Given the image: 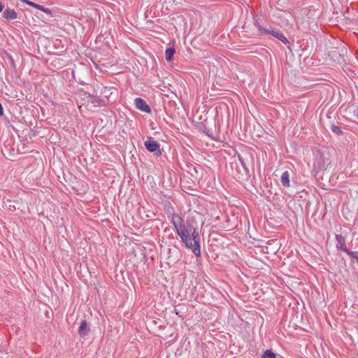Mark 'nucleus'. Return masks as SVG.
Listing matches in <instances>:
<instances>
[{"mask_svg": "<svg viewBox=\"0 0 358 358\" xmlns=\"http://www.w3.org/2000/svg\"><path fill=\"white\" fill-rule=\"evenodd\" d=\"M333 131L337 133H341V131L338 127L333 126Z\"/></svg>", "mask_w": 358, "mask_h": 358, "instance_id": "12", "label": "nucleus"}, {"mask_svg": "<svg viewBox=\"0 0 358 358\" xmlns=\"http://www.w3.org/2000/svg\"><path fill=\"white\" fill-rule=\"evenodd\" d=\"M3 8V6L2 5L1 2H0V12L2 11Z\"/></svg>", "mask_w": 358, "mask_h": 358, "instance_id": "16", "label": "nucleus"}, {"mask_svg": "<svg viewBox=\"0 0 358 358\" xmlns=\"http://www.w3.org/2000/svg\"><path fill=\"white\" fill-rule=\"evenodd\" d=\"M3 17H5L6 19L7 20H15L17 18V13L13 10V9H10V8H7L4 11H3Z\"/></svg>", "mask_w": 358, "mask_h": 358, "instance_id": "6", "label": "nucleus"}, {"mask_svg": "<svg viewBox=\"0 0 358 358\" xmlns=\"http://www.w3.org/2000/svg\"><path fill=\"white\" fill-rule=\"evenodd\" d=\"M336 241H338L337 247L339 248L341 250L346 252L347 247L345 245V238L341 234H336Z\"/></svg>", "mask_w": 358, "mask_h": 358, "instance_id": "7", "label": "nucleus"}, {"mask_svg": "<svg viewBox=\"0 0 358 358\" xmlns=\"http://www.w3.org/2000/svg\"><path fill=\"white\" fill-rule=\"evenodd\" d=\"M42 11L47 14L51 13V10L49 8H44V7H43V10Z\"/></svg>", "mask_w": 358, "mask_h": 358, "instance_id": "14", "label": "nucleus"}, {"mask_svg": "<svg viewBox=\"0 0 358 358\" xmlns=\"http://www.w3.org/2000/svg\"><path fill=\"white\" fill-rule=\"evenodd\" d=\"M176 51H175V49L174 48H168L166 50V52H165V57H166V59L168 61V62H170L171 61L173 57V55L175 54Z\"/></svg>", "mask_w": 358, "mask_h": 358, "instance_id": "9", "label": "nucleus"}, {"mask_svg": "<svg viewBox=\"0 0 358 358\" xmlns=\"http://www.w3.org/2000/svg\"><path fill=\"white\" fill-rule=\"evenodd\" d=\"M172 222L185 246L191 249L196 257H199L201 255L199 236L196 229L192 224H185L183 220L178 215H173Z\"/></svg>", "mask_w": 358, "mask_h": 358, "instance_id": "1", "label": "nucleus"}, {"mask_svg": "<svg viewBox=\"0 0 358 358\" xmlns=\"http://www.w3.org/2000/svg\"><path fill=\"white\" fill-rule=\"evenodd\" d=\"M281 183L284 187L289 186V173L288 171H285L280 179Z\"/></svg>", "mask_w": 358, "mask_h": 358, "instance_id": "8", "label": "nucleus"}, {"mask_svg": "<svg viewBox=\"0 0 358 358\" xmlns=\"http://www.w3.org/2000/svg\"><path fill=\"white\" fill-rule=\"evenodd\" d=\"M275 354L271 350H267L263 355L262 358H275Z\"/></svg>", "mask_w": 358, "mask_h": 358, "instance_id": "10", "label": "nucleus"}, {"mask_svg": "<svg viewBox=\"0 0 358 358\" xmlns=\"http://www.w3.org/2000/svg\"><path fill=\"white\" fill-rule=\"evenodd\" d=\"M145 147L146 149L151 152H158V155H161V152L159 150V144L155 141L152 138L150 137L145 142Z\"/></svg>", "mask_w": 358, "mask_h": 358, "instance_id": "3", "label": "nucleus"}, {"mask_svg": "<svg viewBox=\"0 0 358 358\" xmlns=\"http://www.w3.org/2000/svg\"><path fill=\"white\" fill-rule=\"evenodd\" d=\"M136 107L145 113H150L151 109L150 106L146 103L145 101H144L141 98H136L134 101Z\"/></svg>", "mask_w": 358, "mask_h": 358, "instance_id": "4", "label": "nucleus"}, {"mask_svg": "<svg viewBox=\"0 0 358 358\" xmlns=\"http://www.w3.org/2000/svg\"><path fill=\"white\" fill-rule=\"evenodd\" d=\"M22 1H23V2H25L27 4H28V5L31 6H32V7H34V8H35L36 4V3L32 2V1H28V0H22Z\"/></svg>", "mask_w": 358, "mask_h": 358, "instance_id": "11", "label": "nucleus"}, {"mask_svg": "<svg viewBox=\"0 0 358 358\" xmlns=\"http://www.w3.org/2000/svg\"><path fill=\"white\" fill-rule=\"evenodd\" d=\"M35 8L38 9L42 11L43 10V6L36 3Z\"/></svg>", "mask_w": 358, "mask_h": 358, "instance_id": "13", "label": "nucleus"}, {"mask_svg": "<svg viewBox=\"0 0 358 358\" xmlns=\"http://www.w3.org/2000/svg\"><path fill=\"white\" fill-rule=\"evenodd\" d=\"M90 328L85 320H83L78 329V333L81 336H85L88 334Z\"/></svg>", "mask_w": 358, "mask_h": 358, "instance_id": "5", "label": "nucleus"}, {"mask_svg": "<svg viewBox=\"0 0 358 358\" xmlns=\"http://www.w3.org/2000/svg\"><path fill=\"white\" fill-rule=\"evenodd\" d=\"M320 168L321 169H324V165H320Z\"/></svg>", "mask_w": 358, "mask_h": 358, "instance_id": "17", "label": "nucleus"}, {"mask_svg": "<svg viewBox=\"0 0 358 358\" xmlns=\"http://www.w3.org/2000/svg\"><path fill=\"white\" fill-rule=\"evenodd\" d=\"M255 26L258 28L259 31L261 34H271L273 36L275 37L278 40L281 41L284 43H287L288 41L286 37L282 34V33L278 29H267L262 27L257 22L255 23Z\"/></svg>", "mask_w": 358, "mask_h": 358, "instance_id": "2", "label": "nucleus"}, {"mask_svg": "<svg viewBox=\"0 0 358 358\" xmlns=\"http://www.w3.org/2000/svg\"><path fill=\"white\" fill-rule=\"evenodd\" d=\"M3 109L1 104L0 103V116L3 115Z\"/></svg>", "mask_w": 358, "mask_h": 358, "instance_id": "15", "label": "nucleus"}]
</instances>
